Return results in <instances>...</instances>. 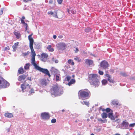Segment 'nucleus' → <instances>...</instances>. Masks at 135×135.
<instances>
[{
    "label": "nucleus",
    "mask_w": 135,
    "mask_h": 135,
    "mask_svg": "<svg viewBox=\"0 0 135 135\" xmlns=\"http://www.w3.org/2000/svg\"><path fill=\"white\" fill-rule=\"evenodd\" d=\"M63 93L62 88L58 84L54 85L51 90L52 96L54 97L58 95H61Z\"/></svg>",
    "instance_id": "obj_1"
},
{
    "label": "nucleus",
    "mask_w": 135,
    "mask_h": 135,
    "mask_svg": "<svg viewBox=\"0 0 135 135\" xmlns=\"http://www.w3.org/2000/svg\"><path fill=\"white\" fill-rule=\"evenodd\" d=\"M35 57H32L31 59V63L32 65L35 66V68L45 74L46 75H48L49 77H50L51 75L49 73V71L47 69L42 68L37 65L35 62Z\"/></svg>",
    "instance_id": "obj_2"
},
{
    "label": "nucleus",
    "mask_w": 135,
    "mask_h": 135,
    "mask_svg": "<svg viewBox=\"0 0 135 135\" xmlns=\"http://www.w3.org/2000/svg\"><path fill=\"white\" fill-rule=\"evenodd\" d=\"M97 78V75L94 74H90L88 76L89 82L91 85L94 86L95 87H98L99 85V82Z\"/></svg>",
    "instance_id": "obj_3"
},
{
    "label": "nucleus",
    "mask_w": 135,
    "mask_h": 135,
    "mask_svg": "<svg viewBox=\"0 0 135 135\" xmlns=\"http://www.w3.org/2000/svg\"><path fill=\"white\" fill-rule=\"evenodd\" d=\"M90 92L87 89L81 90L79 92V98L82 100L88 99L90 96Z\"/></svg>",
    "instance_id": "obj_4"
},
{
    "label": "nucleus",
    "mask_w": 135,
    "mask_h": 135,
    "mask_svg": "<svg viewBox=\"0 0 135 135\" xmlns=\"http://www.w3.org/2000/svg\"><path fill=\"white\" fill-rule=\"evenodd\" d=\"M31 86L29 85L28 84H26V81H25V83L21 85V87L22 89V91L23 92H24V90L30 93H34V90L32 88H31Z\"/></svg>",
    "instance_id": "obj_5"
},
{
    "label": "nucleus",
    "mask_w": 135,
    "mask_h": 135,
    "mask_svg": "<svg viewBox=\"0 0 135 135\" xmlns=\"http://www.w3.org/2000/svg\"><path fill=\"white\" fill-rule=\"evenodd\" d=\"M33 34H32L31 35L28 36V39L30 41V47L31 50V55H32V57H35V56L36 55V54L35 52L33 49V44L34 40L31 37Z\"/></svg>",
    "instance_id": "obj_6"
},
{
    "label": "nucleus",
    "mask_w": 135,
    "mask_h": 135,
    "mask_svg": "<svg viewBox=\"0 0 135 135\" xmlns=\"http://www.w3.org/2000/svg\"><path fill=\"white\" fill-rule=\"evenodd\" d=\"M9 85L8 82L0 76V89L8 87Z\"/></svg>",
    "instance_id": "obj_7"
},
{
    "label": "nucleus",
    "mask_w": 135,
    "mask_h": 135,
    "mask_svg": "<svg viewBox=\"0 0 135 135\" xmlns=\"http://www.w3.org/2000/svg\"><path fill=\"white\" fill-rule=\"evenodd\" d=\"M56 46L58 50L61 51L65 50L67 47L66 44L63 42L58 43L56 45Z\"/></svg>",
    "instance_id": "obj_8"
},
{
    "label": "nucleus",
    "mask_w": 135,
    "mask_h": 135,
    "mask_svg": "<svg viewBox=\"0 0 135 135\" xmlns=\"http://www.w3.org/2000/svg\"><path fill=\"white\" fill-rule=\"evenodd\" d=\"M48 57V55L47 54L45 53H42L40 57V60L41 61L45 62L46 61Z\"/></svg>",
    "instance_id": "obj_9"
},
{
    "label": "nucleus",
    "mask_w": 135,
    "mask_h": 135,
    "mask_svg": "<svg viewBox=\"0 0 135 135\" xmlns=\"http://www.w3.org/2000/svg\"><path fill=\"white\" fill-rule=\"evenodd\" d=\"M41 117L43 119L45 120L49 119L50 118L49 113L45 112L42 113L41 114Z\"/></svg>",
    "instance_id": "obj_10"
},
{
    "label": "nucleus",
    "mask_w": 135,
    "mask_h": 135,
    "mask_svg": "<svg viewBox=\"0 0 135 135\" xmlns=\"http://www.w3.org/2000/svg\"><path fill=\"white\" fill-rule=\"evenodd\" d=\"M109 64L105 61H103L100 64V66L104 69H107L108 67Z\"/></svg>",
    "instance_id": "obj_11"
},
{
    "label": "nucleus",
    "mask_w": 135,
    "mask_h": 135,
    "mask_svg": "<svg viewBox=\"0 0 135 135\" xmlns=\"http://www.w3.org/2000/svg\"><path fill=\"white\" fill-rule=\"evenodd\" d=\"M40 84L43 86H46L48 84L47 80L45 79L41 80L40 81Z\"/></svg>",
    "instance_id": "obj_12"
},
{
    "label": "nucleus",
    "mask_w": 135,
    "mask_h": 135,
    "mask_svg": "<svg viewBox=\"0 0 135 135\" xmlns=\"http://www.w3.org/2000/svg\"><path fill=\"white\" fill-rule=\"evenodd\" d=\"M85 63L89 66H93L94 65L93 60L89 59H86L85 61Z\"/></svg>",
    "instance_id": "obj_13"
},
{
    "label": "nucleus",
    "mask_w": 135,
    "mask_h": 135,
    "mask_svg": "<svg viewBox=\"0 0 135 135\" xmlns=\"http://www.w3.org/2000/svg\"><path fill=\"white\" fill-rule=\"evenodd\" d=\"M27 76L24 75H22L19 76L18 78V80L21 82H23V81H24L26 77Z\"/></svg>",
    "instance_id": "obj_14"
},
{
    "label": "nucleus",
    "mask_w": 135,
    "mask_h": 135,
    "mask_svg": "<svg viewBox=\"0 0 135 135\" xmlns=\"http://www.w3.org/2000/svg\"><path fill=\"white\" fill-rule=\"evenodd\" d=\"M106 76L107 77L108 80V81L110 83H114V80L111 78L112 76L111 75H109V74H106Z\"/></svg>",
    "instance_id": "obj_15"
},
{
    "label": "nucleus",
    "mask_w": 135,
    "mask_h": 135,
    "mask_svg": "<svg viewBox=\"0 0 135 135\" xmlns=\"http://www.w3.org/2000/svg\"><path fill=\"white\" fill-rule=\"evenodd\" d=\"M5 116L8 118H11L13 117V115L12 113H6L4 114Z\"/></svg>",
    "instance_id": "obj_16"
},
{
    "label": "nucleus",
    "mask_w": 135,
    "mask_h": 135,
    "mask_svg": "<svg viewBox=\"0 0 135 135\" xmlns=\"http://www.w3.org/2000/svg\"><path fill=\"white\" fill-rule=\"evenodd\" d=\"M108 117L113 120H114L115 119V118L113 115V113H109L108 114Z\"/></svg>",
    "instance_id": "obj_17"
},
{
    "label": "nucleus",
    "mask_w": 135,
    "mask_h": 135,
    "mask_svg": "<svg viewBox=\"0 0 135 135\" xmlns=\"http://www.w3.org/2000/svg\"><path fill=\"white\" fill-rule=\"evenodd\" d=\"M18 72L19 74H23L24 73V71L23 68L22 67L19 68L18 69Z\"/></svg>",
    "instance_id": "obj_18"
},
{
    "label": "nucleus",
    "mask_w": 135,
    "mask_h": 135,
    "mask_svg": "<svg viewBox=\"0 0 135 135\" xmlns=\"http://www.w3.org/2000/svg\"><path fill=\"white\" fill-rule=\"evenodd\" d=\"M122 124L123 127H128L129 125L128 123L126 120L123 121Z\"/></svg>",
    "instance_id": "obj_19"
},
{
    "label": "nucleus",
    "mask_w": 135,
    "mask_h": 135,
    "mask_svg": "<svg viewBox=\"0 0 135 135\" xmlns=\"http://www.w3.org/2000/svg\"><path fill=\"white\" fill-rule=\"evenodd\" d=\"M18 43H19L18 42H16L15 43L13 46L12 47L13 49V51H15L17 48Z\"/></svg>",
    "instance_id": "obj_20"
},
{
    "label": "nucleus",
    "mask_w": 135,
    "mask_h": 135,
    "mask_svg": "<svg viewBox=\"0 0 135 135\" xmlns=\"http://www.w3.org/2000/svg\"><path fill=\"white\" fill-rule=\"evenodd\" d=\"M81 103L83 104H85L88 107H89V102L86 101H81Z\"/></svg>",
    "instance_id": "obj_21"
},
{
    "label": "nucleus",
    "mask_w": 135,
    "mask_h": 135,
    "mask_svg": "<svg viewBox=\"0 0 135 135\" xmlns=\"http://www.w3.org/2000/svg\"><path fill=\"white\" fill-rule=\"evenodd\" d=\"M14 34L16 36L17 38H19L21 36V35L20 33L18 32L14 31Z\"/></svg>",
    "instance_id": "obj_22"
},
{
    "label": "nucleus",
    "mask_w": 135,
    "mask_h": 135,
    "mask_svg": "<svg viewBox=\"0 0 135 135\" xmlns=\"http://www.w3.org/2000/svg\"><path fill=\"white\" fill-rule=\"evenodd\" d=\"M75 83V79H71L70 81L69 82L68 85L69 86H70L71 84H74Z\"/></svg>",
    "instance_id": "obj_23"
},
{
    "label": "nucleus",
    "mask_w": 135,
    "mask_h": 135,
    "mask_svg": "<svg viewBox=\"0 0 135 135\" xmlns=\"http://www.w3.org/2000/svg\"><path fill=\"white\" fill-rule=\"evenodd\" d=\"M102 117L103 119H105L107 118L108 116V115L105 113H103L101 114Z\"/></svg>",
    "instance_id": "obj_24"
},
{
    "label": "nucleus",
    "mask_w": 135,
    "mask_h": 135,
    "mask_svg": "<svg viewBox=\"0 0 135 135\" xmlns=\"http://www.w3.org/2000/svg\"><path fill=\"white\" fill-rule=\"evenodd\" d=\"M47 48L50 51L53 52L54 51V49L52 48L51 46V45L48 46Z\"/></svg>",
    "instance_id": "obj_25"
},
{
    "label": "nucleus",
    "mask_w": 135,
    "mask_h": 135,
    "mask_svg": "<svg viewBox=\"0 0 135 135\" xmlns=\"http://www.w3.org/2000/svg\"><path fill=\"white\" fill-rule=\"evenodd\" d=\"M51 71L52 73H54V74H55V72H56L57 70V69H55L54 68L52 67L51 68Z\"/></svg>",
    "instance_id": "obj_26"
},
{
    "label": "nucleus",
    "mask_w": 135,
    "mask_h": 135,
    "mask_svg": "<svg viewBox=\"0 0 135 135\" xmlns=\"http://www.w3.org/2000/svg\"><path fill=\"white\" fill-rule=\"evenodd\" d=\"M118 102L115 100H113L112 102V104L114 105H117L118 104Z\"/></svg>",
    "instance_id": "obj_27"
},
{
    "label": "nucleus",
    "mask_w": 135,
    "mask_h": 135,
    "mask_svg": "<svg viewBox=\"0 0 135 135\" xmlns=\"http://www.w3.org/2000/svg\"><path fill=\"white\" fill-rule=\"evenodd\" d=\"M101 128L100 127H96V128L94 129V130L96 132H98L101 130Z\"/></svg>",
    "instance_id": "obj_28"
},
{
    "label": "nucleus",
    "mask_w": 135,
    "mask_h": 135,
    "mask_svg": "<svg viewBox=\"0 0 135 135\" xmlns=\"http://www.w3.org/2000/svg\"><path fill=\"white\" fill-rule=\"evenodd\" d=\"M30 64L29 63L26 64L24 66V68L25 69H28L29 68Z\"/></svg>",
    "instance_id": "obj_29"
},
{
    "label": "nucleus",
    "mask_w": 135,
    "mask_h": 135,
    "mask_svg": "<svg viewBox=\"0 0 135 135\" xmlns=\"http://www.w3.org/2000/svg\"><path fill=\"white\" fill-rule=\"evenodd\" d=\"M55 77L56 81H57L60 80V75H55Z\"/></svg>",
    "instance_id": "obj_30"
},
{
    "label": "nucleus",
    "mask_w": 135,
    "mask_h": 135,
    "mask_svg": "<svg viewBox=\"0 0 135 135\" xmlns=\"http://www.w3.org/2000/svg\"><path fill=\"white\" fill-rule=\"evenodd\" d=\"M102 85H105L107 84V81L106 80L104 79L102 80Z\"/></svg>",
    "instance_id": "obj_31"
},
{
    "label": "nucleus",
    "mask_w": 135,
    "mask_h": 135,
    "mask_svg": "<svg viewBox=\"0 0 135 135\" xmlns=\"http://www.w3.org/2000/svg\"><path fill=\"white\" fill-rule=\"evenodd\" d=\"M68 62L69 64H71L72 65H74V62L73 61H72L71 60V59H69L68 60Z\"/></svg>",
    "instance_id": "obj_32"
},
{
    "label": "nucleus",
    "mask_w": 135,
    "mask_h": 135,
    "mask_svg": "<svg viewBox=\"0 0 135 135\" xmlns=\"http://www.w3.org/2000/svg\"><path fill=\"white\" fill-rule=\"evenodd\" d=\"M110 110L111 109L109 108H107L105 109H102V110L103 111H106L107 112H110Z\"/></svg>",
    "instance_id": "obj_33"
},
{
    "label": "nucleus",
    "mask_w": 135,
    "mask_h": 135,
    "mask_svg": "<svg viewBox=\"0 0 135 135\" xmlns=\"http://www.w3.org/2000/svg\"><path fill=\"white\" fill-rule=\"evenodd\" d=\"M120 75H122L123 76H124L126 77L127 76V74L126 73L124 72H121L120 73Z\"/></svg>",
    "instance_id": "obj_34"
},
{
    "label": "nucleus",
    "mask_w": 135,
    "mask_h": 135,
    "mask_svg": "<svg viewBox=\"0 0 135 135\" xmlns=\"http://www.w3.org/2000/svg\"><path fill=\"white\" fill-rule=\"evenodd\" d=\"M28 54H29V53H28V51L26 53H23L22 54V55L24 56H27L28 55Z\"/></svg>",
    "instance_id": "obj_35"
},
{
    "label": "nucleus",
    "mask_w": 135,
    "mask_h": 135,
    "mask_svg": "<svg viewBox=\"0 0 135 135\" xmlns=\"http://www.w3.org/2000/svg\"><path fill=\"white\" fill-rule=\"evenodd\" d=\"M91 30V29L89 28H87L85 29V31L86 32H88L90 31Z\"/></svg>",
    "instance_id": "obj_36"
},
{
    "label": "nucleus",
    "mask_w": 135,
    "mask_h": 135,
    "mask_svg": "<svg viewBox=\"0 0 135 135\" xmlns=\"http://www.w3.org/2000/svg\"><path fill=\"white\" fill-rule=\"evenodd\" d=\"M56 121V120L55 119H53L51 120V122L52 123H54Z\"/></svg>",
    "instance_id": "obj_37"
},
{
    "label": "nucleus",
    "mask_w": 135,
    "mask_h": 135,
    "mask_svg": "<svg viewBox=\"0 0 135 135\" xmlns=\"http://www.w3.org/2000/svg\"><path fill=\"white\" fill-rule=\"evenodd\" d=\"M70 77L69 76H67L66 78V79L68 81H69L70 79Z\"/></svg>",
    "instance_id": "obj_38"
},
{
    "label": "nucleus",
    "mask_w": 135,
    "mask_h": 135,
    "mask_svg": "<svg viewBox=\"0 0 135 135\" xmlns=\"http://www.w3.org/2000/svg\"><path fill=\"white\" fill-rule=\"evenodd\" d=\"M63 0H57V2L59 4H61Z\"/></svg>",
    "instance_id": "obj_39"
},
{
    "label": "nucleus",
    "mask_w": 135,
    "mask_h": 135,
    "mask_svg": "<svg viewBox=\"0 0 135 135\" xmlns=\"http://www.w3.org/2000/svg\"><path fill=\"white\" fill-rule=\"evenodd\" d=\"M23 24V26H25V28L26 30L27 29V23H24Z\"/></svg>",
    "instance_id": "obj_40"
},
{
    "label": "nucleus",
    "mask_w": 135,
    "mask_h": 135,
    "mask_svg": "<svg viewBox=\"0 0 135 135\" xmlns=\"http://www.w3.org/2000/svg\"><path fill=\"white\" fill-rule=\"evenodd\" d=\"M99 73L100 75H103V71L99 70Z\"/></svg>",
    "instance_id": "obj_41"
},
{
    "label": "nucleus",
    "mask_w": 135,
    "mask_h": 135,
    "mask_svg": "<svg viewBox=\"0 0 135 135\" xmlns=\"http://www.w3.org/2000/svg\"><path fill=\"white\" fill-rule=\"evenodd\" d=\"M3 9L4 8H2L0 10V15L3 14Z\"/></svg>",
    "instance_id": "obj_42"
},
{
    "label": "nucleus",
    "mask_w": 135,
    "mask_h": 135,
    "mask_svg": "<svg viewBox=\"0 0 135 135\" xmlns=\"http://www.w3.org/2000/svg\"><path fill=\"white\" fill-rule=\"evenodd\" d=\"M135 126V123L131 124L129 125V127H134V126Z\"/></svg>",
    "instance_id": "obj_43"
},
{
    "label": "nucleus",
    "mask_w": 135,
    "mask_h": 135,
    "mask_svg": "<svg viewBox=\"0 0 135 135\" xmlns=\"http://www.w3.org/2000/svg\"><path fill=\"white\" fill-rule=\"evenodd\" d=\"M53 16L56 18H57V13H53Z\"/></svg>",
    "instance_id": "obj_44"
},
{
    "label": "nucleus",
    "mask_w": 135,
    "mask_h": 135,
    "mask_svg": "<svg viewBox=\"0 0 135 135\" xmlns=\"http://www.w3.org/2000/svg\"><path fill=\"white\" fill-rule=\"evenodd\" d=\"M75 49H76V50L75 51V53H77L78 52V51H79L77 47H76L75 48Z\"/></svg>",
    "instance_id": "obj_45"
},
{
    "label": "nucleus",
    "mask_w": 135,
    "mask_h": 135,
    "mask_svg": "<svg viewBox=\"0 0 135 135\" xmlns=\"http://www.w3.org/2000/svg\"><path fill=\"white\" fill-rule=\"evenodd\" d=\"M53 12L52 11H50L49 12H48V14H50L51 15H52L53 14Z\"/></svg>",
    "instance_id": "obj_46"
},
{
    "label": "nucleus",
    "mask_w": 135,
    "mask_h": 135,
    "mask_svg": "<svg viewBox=\"0 0 135 135\" xmlns=\"http://www.w3.org/2000/svg\"><path fill=\"white\" fill-rule=\"evenodd\" d=\"M9 49V47H6L4 48V50H8Z\"/></svg>",
    "instance_id": "obj_47"
},
{
    "label": "nucleus",
    "mask_w": 135,
    "mask_h": 135,
    "mask_svg": "<svg viewBox=\"0 0 135 135\" xmlns=\"http://www.w3.org/2000/svg\"><path fill=\"white\" fill-rule=\"evenodd\" d=\"M71 12L73 14L75 13H76V11H74L73 10H71Z\"/></svg>",
    "instance_id": "obj_48"
},
{
    "label": "nucleus",
    "mask_w": 135,
    "mask_h": 135,
    "mask_svg": "<svg viewBox=\"0 0 135 135\" xmlns=\"http://www.w3.org/2000/svg\"><path fill=\"white\" fill-rule=\"evenodd\" d=\"M63 36L62 35H59L58 36V37L59 38L61 39L63 38Z\"/></svg>",
    "instance_id": "obj_49"
},
{
    "label": "nucleus",
    "mask_w": 135,
    "mask_h": 135,
    "mask_svg": "<svg viewBox=\"0 0 135 135\" xmlns=\"http://www.w3.org/2000/svg\"><path fill=\"white\" fill-rule=\"evenodd\" d=\"M107 120L106 119H104L103 120V121L101 122L102 123H104L105 122H107Z\"/></svg>",
    "instance_id": "obj_50"
},
{
    "label": "nucleus",
    "mask_w": 135,
    "mask_h": 135,
    "mask_svg": "<svg viewBox=\"0 0 135 135\" xmlns=\"http://www.w3.org/2000/svg\"><path fill=\"white\" fill-rule=\"evenodd\" d=\"M21 23L22 24H24V23H25V22L23 20H22V19H21Z\"/></svg>",
    "instance_id": "obj_51"
},
{
    "label": "nucleus",
    "mask_w": 135,
    "mask_h": 135,
    "mask_svg": "<svg viewBox=\"0 0 135 135\" xmlns=\"http://www.w3.org/2000/svg\"><path fill=\"white\" fill-rule=\"evenodd\" d=\"M98 120L101 122L103 121V120L101 118H100L98 119Z\"/></svg>",
    "instance_id": "obj_52"
},
{
    "label": "nucleus",
    "mask_w": 135,
    "mask_h": 135,
    "mask_svg": "<svg viewBox=\"0 0 135 135\" xmlns=\"http://www.w3.org/2000/svg\"><path fill=\"white\" fill-rule=\"evenodd\" d=\"M56 37H57V36H56V35H53V38L54 39H55L56 38Z\"/></svg>",
    "instance_id": "obj_53"
},
{
    "label": "nucleus",
    "mask_w": 135,
    "mask_h": 135,
    "mask_svg": "<svg viewBox=\"0 0 135 135\" xmlns=\"http://www.w3.org/2000/svg\"><path fill=\"white\" fill-rule=\"evenodd\" d=\"M55 62L56 63H58L59 61L58 60H56L55 61Z\"/></svg>",
    "instance_id": "obj_54"
},
{
    "label": "nucleus",
    "mask_w": 135,
    "mask_h": 135,
    "mask_svg": "<svg viewBox=\"0 0 135 135\" xmlns=\"http://www.w3.org/2000/svg\"><path fill=\"white\" fill-rule=\"evenodd\" d=\"M25 19V17L24 16H23L21 18V19L24 20Z\"/></svg>",
    "instance_id": "obj_55"
},
{
    "label": "nucleus",
    "mask_w": 135,
    "mask_h": 135,
    "mask_svg": "<svg viewBox=\"0 0 135 135\" xmlns=\"http://www.w3.org/2000/svg\"><path fill=\"white\" fill-rule=\"evenodd\" d=\"M49 2L50 3L52 4V1L51 0H50Z\"/></svg>",
    "instance_id": "obj_56"
},
{
    "label": "nucleus",
    "mask_w": 135,
    "mask_h": 135,
    "mask_svg": "<svg viewBox=\"0 0 135 135\" xmlns=\"http://www.w3.org/2000/svg\"><path fill=\"white\" fill-rule=\"evenodd\" d=\"M27 80H31V77H28L27 78Z\"/></svg>",
    "instance_id": "obj_57"
},
{
    "label": "nucleus",
    "mask_w": 135,
    "mask_h": 135,
    "mask_svg": "<svg viewBox=\"0 0 135 135\" xmlns=\"http://www.w3.org/2000/svg\"><path fill=\"white\" fill-rule=\"evenodd\" d=\"M74 59L75 60H78V59L77 57H75L74 58Z\"/></svg>",
    "instance_id": "obj_58"
},
{
    "label": "nucleus",
    "mask_w": 135,
    "mask_h": 135,
    "mask_svg": "<svg viewBox=\"0 0 135 135\" xmlns=\"http://www.w3.org/2000/svg\"><path fill=\"white\" fill-rule=\"evenodd\" d=\"M67 12L68 13L70 14V10L69 9L67 10Z\"/></svg>",
    "instance_id": "obj_59"
},
{
    "label": "nucleus",
    "mask_w": 135,
    "mask_h": 135,
    "mask_svg": "<svg viewBox=\"0 0 135 135\" xmlns=\"http://www.w3.org/2000/svg\"><path fill=\"white\" fill-rule=\"evenodd\" d=\"M90 118L91 119H93V117H90Z\"/></svg>",
    "instance_id": "obj_60"
},
{
    "label": "nucleus",
    "mask_w": 135,
    "mask_h": 135,
    "mask_svg": "<svg viewBox=\"0 0 135 135\" xmlns=\"http://www.w3.org/2000/svg\"><path fill=\"white\" fill-rule=\"evenodd\" d=\"M115 135H120V134H119L117 133L115 134Z\"/></svg>",
    "instance_id": "obj_61"
},
{
    "label": "nucleus",
    "mask_w": 135,
    "mask_h": 135,
    "mask_svg": "<svg viewBox=\"0 0 135 135\" xmlns=\"http://www.w3.org/2000/svg\"><path fill=\"white\" fill-rule=\"evenodd\" d=\"M87 121H88V122L89 121V119H87Z\"/></svg>",
    "instance_id": "obj_62"
},
{
    "label": "nucleus",
    "mask_w": 135,
    "mask_h": 135,
    "mask_svg": "<svg viewBox=\"0 0 135 135\" xmlns=\"http://www.w3.org/2000/svg\"><path fill=\"white\" fill-rule=\"evenodd\" d=\"M7 132H9V129H8L7 130Z\"/></svg>",
    "instance_id": "obj_63"
},
{
    "label": "nucleus",
    "mask_w": 135,
    "mask_h": 135,
    "mask_svg": "<svg viewBox=\"0 0 135 135\" xmlns=\"http://www.w3.org/2000/svg\"><path fill=\"white\" fill-rule=\"evenodd\" d=\"M90 135H94V134L93 133H92Z\"/></svg>",
    "instance_id": "obj_64"
}]
</instances>
